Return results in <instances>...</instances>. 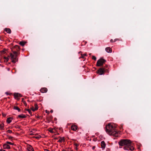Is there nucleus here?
Segmentation results:
<instances>
[{
	"label": "nucleus",
	"instance_id": "31",
	"mask_svg": "<svg viewBox=\"0 0 151 151\" xmlns=\"http://www.w3.org/2000/svg\"><path fill=\"white\" fill-rule=\"evenodd\" d=\"M86 54H83V56H82V58H84L83 56H86Z\"/></svg>",
	"mask_w": 151,
	"mask_h": 151
},
{
	"label": "nucleus",
	"instance_id": "10",
	"mask_svg": "<svg viewBox=\"0 0 151 151\" xmlns=\"http://www.w3.org/2000/svg\"><path fill=\"white\" fill-rule=\"evenodd\" d=\"M14 96L15 98H17L18 97H20L22 96V95L18 93H14Z\"/></svg>",
	"mask_w": 151,
	"mask_h": 151
},
{
	"label": "nucleus",
	"instance_id": "11",
	"mask_svg": "<svg viewBox=\"0 0 151 151\" xmlns=\"http://www.w3.org/2000/svg\"><path fill=\"white\" fill-rule=\"evenodd\" d=\"M101 146L102 148L103 149H104L106 145L104 141H102L101 142Z\"/></svg>",
	"mask_w": 151,
	"mask_h": 151
},
{
	"label": "nucleus",
	"instance_id": "38",
	"mask_svg": "<svg viewBox=\"0 0 151 151\" xmlns=\"http://www.w3.org/2000/svg\"><path fill=\"white\" fill-rule=\"evenodd\" d=\"M2 115L4 116H6V114H3Z\"/></svg>",
	"mask_w": 151,
	"mask_h": 151
},
{
	"label": "nucleus",
	"instance_id": "7",
	"mask_svg": "<svg viewBox=\"0 0 151 151\" xmlns=\"http://www.w3.org/2000/svg\"><path fill=\"white\" fill-rule=\"evenodd\" d=\"M27 149L29 151H35L32 146L29 145H27Z\"/></svg>",
	"mask_w": 151,
	"mask_h": 151
},
{
	"label": "nucleus",
	"instance_id": "43",
	"mask_svg": "<svg viewBox=\"0 0 151 151\" xmlns=\"http://www.w3.org/2000/svg\"><path fill=\"white\" fill-rule=\"evenodd\" d=\"M58 139V138H55L54 139Z\"/></svg>",
	"mask_w": 151,
	"mask_h": 151
},
{
	"label": "nucleus",
	"instance_id": "24",
	"mask_svg": "<svg viewBox=\"0 0 151 151\" xmlns=\"http://www.w3.org/2000/svg\"><path fill=\"white\" fill-rule=\"evenodd\" d=\"M4 59H5V60L6 61V62L8 61L9 59L8 57H4Z\"/></svg>",
	"mask_w": 151,
	"mask_h": 151
},
{
	"label": "nucleus",
	"instance_id": "9",
	"mask_svg": "<svg viewBox=\"0 0 151 151\" xmlns=\"http://www.w3.org/2000/svg\"><path fill=\"white\" fill-rule=\"evenodd\" d=\"M47 91V89L46 88H43L41 89L40 91L42 93H46Z\"/></svg>",
	"mask_w": 151,
	"mask_h": 151
},
{
	"label": "nucleus",
	"instance_id": "6",
	"mask_svg": "<svg viewBox=\"0 0 151 151\" xmlns=\"http://www.w3.org/2000/svg\"><path fill=\"white\" fill-rule=\"evenodd\" d=\"M34 106L35 107V108H34V107L33 106H32V107L31 108V110L33 111H35L37 110L38 109V106L36 104H35L34 105Z\"/></svg>",
	"mask_w": 151,
	"mask_h": 151
},
{
	"label": "nucleus",
	"instance_id": "13",
	"mask_svg": "<svg viewBox=\"0 0 151 151\" xmlns=\"http://www.w3.org/2000/svg\"><path fill=\"white\" fill-rule=\"evenodd\" d=\"M77 127L75 125H72L71 127V129L73 131H76L77 129Z\"/></svg>",
	"mask_w": 151,
	"mask_h": 151
},
{
	"label": "nucleus",
	"instance_id": "12",
	"mask_svg": "<svg viewBox=\"0 0 151 151\" xmlns=\"http://www.w3.org/2000/svg\"><path fill=\"white\" fill-rule=\"evenodd\" d=\"M105 50L108 52H112L111 49L109 47H106Z\"/></svg>",
	"mask_w": 151,
	"mask_h": 151
},
{
	"label": "nucleus",
	"instance_id": "42",
	"mask_svg": "<svg viewBox=\"0 0 151 151\" xmlns=\"http://www.w3.org/2000/svg\"><path fill=\"white\" fill-rule=\"evenodd\" d=\"M45 151H49V150H48L46 149Z\"/></svg>",
	"mask_w": 151,
	"mask_h": 151
},
{
	"label": "nucleus",
	"instance_id": "14",
	"mask_svg": "<svg viewBox=\"0 0 151 151\" xmlns=\"http://www.w3.org/2000/svg\"><path fill=\"white\" fill-rule=\"evenodd\" d=\"M5 31L7 33L10 34L11 32V31L10 29L9 28H5L4 29Z\"/></svg>",
	"mask_w": 151,
	"mask_h": 151
},
{
	"label": "nucleus",
	"instance_id": "44",
	"mask_svg": "<svg viewBox=\"0 0 151 151\" xmlns=\"http://www.w3.org/2000/svg\"><path fill=\"white\" fill-rule=\"evenodd\" d=\"M22 101H23V100H24V99L23 98H22Z\"/></svg>",
	"mask_w": 151,
	"mask_h": 151
},
{
	"label": "nucleus",
	"instance_id": "15",
	"mask_svg": "<svg viewBox=\"0 0 151 151\" xmlns=\"http://www.w3.org/2000/svg\"><path fill=\"white\" fill-rule=\"evenodd\" d=\"M12 119V117H9L7 119L6 122L8 124H9L11 122Z\"/></svg>",
	"mask_w": 151,
	"mask_h": 151
},
{
	"label": "nucleus",
	"instance_id": "53",
	"mask_svg": "<svg viewBox=\"0 0 151 151\" xmlns=\"http://www.w3.org/2000/svg\"><path fill=\"white\" fill-rule=\"evenodd\" d=\"M65 151V150H63V151Z\"/></svg>",
	"mask_w": 151,
	"mask_h": 151
},
{
	"label": "nucleus",
	"instance_id": "4",
	"mask_svg": "<svg viewBox=\"0 0 151 151\" xmlns=\"http://www.w3.org/2000/svg\"><path fill=\"white\" fill-rule=\"evenodd\" d=\"M106 61L105 60L100 58L98 60L96 63V65L97 66H101L103 65Z\"/></svg>",
	"mask_w": 151,
	"mask_h": 151
},
{
	"label": "nucleus",
	"instance_id": "52",
	"mask_svg": "<svg viewBox=\"0 0 151 151\" xmlns=\"http://www.w3.org/2000/svg\"><path fill=\"white\" fill-rule=\"evenodd\" d=\"M71 151H73V150H71Z\"/></svg>",
	"mask_w": 151,
	"mask_h": 151
},
{
	"label": "nucleus",
	"instance_id": "34",
	"mask_svg": "<svg viewBox=\"0 0 151 151\" xmlns=\"http://www.w3.org/2000/svg\"><path fill=\"white\" fill-rule=\"evenodd\" d=\"M45 112L47 114H49L50 113L49 112V111H47V110L45 111Z\"/></svg>",
	"mask_w": 151,
	"mask_h": 151
},
{
	"label": "nucleus",
	"instance_id": "26",
	"mask_svg": "<svg viewBox=\"0 0 151 151\" xmlns=\"http://www.w3.org/2000/svg\"><path fill=\"white\" fill-rule=\"evenodd\" d=\"M6 143L8 145V144H9V145H13V144L11 142H6Z\"/></svg>",
	"mask_w": 151,
	"mask_h": 151
},
{
	"label": "nucleus",
	"instance_id": "36",
	"mask_svg": "<svg viewBox=\"0 0 151 151\" xmlns=\"http://www.w3.org/2000/svg\"><path fill=\"white\" fill-rule=\"evenodd\" d=\"M110 42H113V40L112 39H111L110 40Z\"/></svg>",
	"mask_w": 151,
	"mask_h": 151
},
{
	"label": "nucleus",
	"instance_id": "21",
	"mask_svg": "<svg viewBox=\"0 0 151 151\" xmlns=\"http://www.w3.org/2000/svg\"><path fill=\"white\" fill-rule=\"evenodd\" d=\"M26 110L31 115H32V112L31 111V110H30L29 109H26Z\"/></svg>",
	"mask_w": 151,
	"mask_h": 151
},
{
	"label": "nucleus",
	"instance_id": "37",
	"mask_svg": "<svg viewBox=\"0 0 151 151\" xmlns=\"http://www.w3.org/2000/svg\"><path fill=\"white\" fill-rule=\"evenodd\" d=\"M53 110H51L50 111V112L51 113H52L53 112Z\"/></svg>",
	"mask_w": 151,
	"mask_h": 151
},
{
	"label": "nucleus",
	"instance_id": "46",
	"mask_svg": "<svg viewBox=\"0 0 151 151\" xmlns=\"http://www.w3.org/2000/svg\"><path fill=\"white\" fill-rule=\"evenodd\" d=\"M54 119H55V120H56V118H55Z\"/></svg>",
	"mask_w": 151,
	"mask_h": 151
},
{
	"label": "nucleus",
	"instance_id": "27",
	"mask_svg": "<svg viewBox=\"0 0 151 151\" xmlns=\"http://www.w3.org/2000/svg\"><path fill=\"white\" fill-rule=\"evenodd\" d=\"M8 137V139H12L13 138V137L11 136H9L8 135L7 136Z\"/></svg>",
	"mask_w": 151,
	"mask_h": 151
},
{
	"label": "nucleus",
	"instance_id": "45",
	"mask_svg": "<svg viewBox=\"0 0 151 151\" xmlns=\"http://www.w3.org/2000/svg\"><path fill=\"white\" fill-rule=\"evenodd\" d=\"M61 129H62V128H59V129H60V130H61Z\"/></svg>",
	"mask_w": 151,
	"mask_h": 151
},
{
	"label": "nucleus",
	"instance_id": "20",
	"mask_svg": "<svg viewBox=\"0 0 151 151\" xmlns=\"http://www.w3.org/2000/svg\"><path fill=\"white\" fill-rule=\"evenodd\" d=\"M0 128L1 130L4 129V124H0Z\"/></svg>",
	"mask_w": 151,
	"mask_h": 151
},
{
	"label": "nucleus",
	"instance_id": "50",
	"mask_svg": "<svg viewBox=\"0 0 151 151\" xmlns=\"http://www.w3.org/2000/svg\"><path fill=\"white\" fill-rule=\"evenodd\" d=\"M122 126H121V128H122Z\"/></svg>",
	"mask_w": 151,
	"mask_h": 151
},
{
	"label": "nucleus",
	"instance_id": "47",
	"mask_svg": "<svg viewBox=\"0 0 151 151\" xmlns=\"http://www.w3.org/2000/svg\"><path fill=\"white\" fill-rule=\"evenodd\" d=\"M96 139H95V141H96Z\"/></svg>",
	"mask_w": 151,
	"mask_h": 151
},
{
	"label": "nucleus",
	"instance_id": "41",
	"mask_svg": "<svg viewBox=\"0 0 151 151\" xmlns=\"http://www.w3.org/2000/svg\"><path fill=\"white\" fill-rule=\"evenodd\" d=\"M6 94L7 95H9V93H8L7 92H6Z\"/></svg>",
	"mask_w": 151,
	"mask_h": 151
},
{
	"label": "nucleus",
	"instance_id": "32",
	"mask_svg": "<svg viewBox=\"0 0 151 151\" xmlns=\"http://www.w3.org/2000/svg\"><path fill=\"white\" fill-rule=\"evenodd\" d=\"M23 103H24V105H27V104H26V102L25 101H23Z\"/></svg>",
	"mask_w": 151,
	"mask_h": 151
},
{
	"label": "nucleus",
	"instance_id": "16",
	"mask_svg": "<svg viewBox=\"0 0 151 151\" xmlns=\"http://www.w3.org/2000/svg\"><path fill=\"white\" fill-rule=\"evenodd\" d=\"M60 139L58 140V142H62V141H65V139L64 137H59Z\"/></svg>",
	"mask_w": 151,
	"mask_h": 151
},
{
	"label": "nucleus",
	"instance_id": "3",
	"mask_svg": "<svg viewBox=\"0 0 151 151\" xmlns=\"http://www.w3.org/2000/svg\"><path fill=\"white\" fill-rule=\"evenodd\" d=\"M116 126H114L111 123L109 124L106 126L105 131L110 135L117 137L118 136V132L116 130Z\"/></svg>",
	"mask_w": 151,
	"mask_h": 151
},
{
	"label": "nucleus",
	"instance_id": "39",
	"mask_svg": "<svg viewBox=\"0 0 151 151\" xmlns=\"http://www.w3.org/2000/svg\"><path fill=\"white\" fill-rule=\"evenodd\" d=\"M95 148V146H93V147H92V149L93 150H94Z\"/></svg>",
	"mask_w": 151,
	"mask_h": 151
},
{
	"label": "nucleus",
	"instance_id": "51",
	"mask_svg": "<svg viewBox=\"0 0 151 151\" xmlns=\"http://www.w3.org/2000/svg\"><path fill=\"white\" fill-rule=\"evenodd\" d=\"M36 138H39V137H36Z\"/></svg>",
	"mask_w": 151,
	"mask_h": 151
},
{
	"label": "nucleus",
	"instance_id": "40",
	"mask_svg": "<svg viewBox=\"0 0 151 151\" xmlns=\"http://www.w3.org/2000/svg\"><path fill=\"white\" fill-rule=\"evenodd\" d=\"M0 151H6V150H3V149H1L0 150Z\"/></svg>",
	"mask_w": 151,
	"mask_h": 151
},
{
	"label": "nucleus",
	"instance_id": "5",
	"mask_svg": "<svg viewBox=\"0 0 151 151\" xmlns=\"http://www.w3.org/2000/svg\"><path fill=\"white\" fill-rule=\"evenodd\" d=\"M105 67L103 66L102 68H100L97 71L98 73L100 75H103L105 72Z\"/></svg>",
	"mask_w": 151,
	"mask_h": 151
},
{
	"label": "nucleus",
	"instance_id": "48",
	"mask_svg": "<svg viewBox=\"0 0 151 151\" xmlns=\"http://www.w3.org/2000/svg\"><path fill=\"white\" fill-rule=\"evenodd\" d=\"M96 139H95V141H96Z\"/></svg>",
	"mask_w": 151,
	"mask_h": 151
},
{
	"label": "nucleus",
	"instance_id": "19",
	"mask_svg": "<svg viewBox=\"0 0 151 151\" xmlns=\"http://www.w3.org/2000/svg\"><path fill=\"white\" fill-rule=\"evenodd\" d=\"M25 43V42H24L23 41L20 42L19 43V44L22 46H24Z\"/></svg>",
	"mask_w": 151,
	"mask_h": 151
},
{
	"label": "nucleus",
	"instance_id": "1",
	"mask_svg": "<svg viewBox=\"0 0 151 151\" xmlns=\"http://www.w3.org/2000/svg\"><path fill=\"white\" fill-rule=\"evenodd\" d=\"M120 146H125L124 149L125 150L133 151L134 148L132 146L133 144L130 140L127 139H121L118 142Z\"/></svg>",
	"mask_w": 151,
	"mask_h": 151
},
{
	"label": "nucleus",
	"instance_id": "35",
	"mask_svg": "<svg viewBox=\"0 0 151 151\" xmlns=\"http://www.w3.org/2000/svg\"><path fill=\"white\" fill-rule=\"evenodd\" d=\"M5 53V52H4V51H2V53L4 54Z\"/></svg>",
	"mask_w": 151,
	"mask_h": 151
},
{
	"label": "nucleus",
	"instance_id": "8",
	"mask_svg": "<svg viewBox=\"0 0 151 151\" xmlns=\"http://www.w3.org/2000/svg\"><path fill=\"white\" fill-rule=\"evenodd\" d=\"M3 148L4 149H10V147L9 145H8L6 143L4 144L3 145Z\"/></svg>",
	"mask_w": 151,
	"mask_h": 151
},
{
	"label": "nucleus",
	"instance_id": "2",
	"mask_svg": "<svg viewBox=\"0 0 151 151\" xmlns=\"http://www.w3.org/2000/svg\"><path fill=\"white\" fill-rule=\"evenodd\" d=\"M19 47L17 45L15 46L12 49V51L14 54L10 53V56L11 57L12 61L13 63H15L18 60V55H19Z\"/></svg>",
	"mask_w": 151,
	"mask_h": 151
},
{
	"label": "nucleus",
	"instance_id": "28",
	"mask_svg": "<svg viewBox=\"0 0 151 151\" xmlns=\"http://www.w3.org/2000/svg\"><path fill=\"white\" fill-rule=\"evenodd\" d=\"M7 132L9 133H11L12 132V131L10 130H7Z\"/></svg>",
	"mask_w": 151,
	"mask_h": 151
},
{
	"label": "nucleus",
	"instance_id": "22",
	"mask_svg": "<svg viewBox=\"0 0 151 151\" xmlns=\"http://www.w3.org/2000/svg\"><path fill=\"white\" fill-rule=\"evenodd\" d=\"M53 129H52V128H50L49 129L48 131L49 132H51V133H53L54 132V131H53Z\"/></svg>",
	"mask_w": 151,
	"mask_h": 151
},
{
	"label": "nucleus",
	"instance_id": "29",
	"mask_svg": "<svg viewBox=\"0 0 151 151\" xmlns=\"http://www.w3.org/2000/svg\"><path fill=\"white\" fill-rule=\"evenodd\" d=\"M74 145L76 147H77L79 145L78 144H77L76 143H74Z\"/></svg>",
	"mask_w": 151,
	"mask_h": 151
},
{
	"label": "nucleus",
	"instance_id": "33",
	"mask_svg": "<svg viewBox=\"0 0 151 151\" xmlns=\"http://www.w3.org/2000/svg\"><path fill=\"white\" fill-rule=\"evenodd\" d=\"M119 40L118 39H115L114 40V42H116V40Z\"/></svg>",
	"mask_w": 151,
	"mask_h": 151
},
{
	"label": "nucleus",
	"instance_id": "17",
	"mask_svg": "<svg viewBox=\"0 0 151 151\" xmlns=\"http://www.w3.org/2000/svg\"><path fill=\"white\" fill-rule=\"evenodd\" d=\"M26 117V116L22 114L21 115H19L18 116V118H23Z\"/></svg>",
	"mask_w": 151,
	"mask_h": 151
},
{
	"label": "nucleus",
	"instance_id": "30",
	"mask_svg": "<svg viewBox=\"0 0 151 151\" xmlns=\"http://www.w3.org/2000/svg\"><path fill=\"white\" fill-rule=\"evenodd\" d=\"M83 43H85V44H84V45H85V44L87 42H86H86H84V41H83V42H82V43H81V45H82Z\"/></svg>",
	"mask_w": 151,
	"mask_h": 151
},
{
	"label": "nucleus",
	"instance_id": "25",
	"mask_svg": "<svg viewBox=\"0 0 151 151\" xmlns=\"http://www.w3.org/2000/svg\"><path fill=\"white\" fill-rule=\"evenodd\" d=\"M92 59L95 60H96V57L94 56H92Z\"/></svg>",
	"mask_w": 151,
	"mask_h": 151
},
{
	"label": "nucleus",
	"instance_id": "49",
	"mask_svg": "<svg viewBox=\"0 0 151 151\" xmlns=\"http://www.w3.org/2000/svg\"><path fill=\"white\" fill-rule=\"evenodd\" d=\"M96 139H95V141H96Z\"/></svg>",
	"mask_w": 151,
	"mask_h": 151
},
{
	"label": "nucleus",
	"instance_id": "18",
	"mask_svg": "<svg viewBox=\"0 0 151 151\" xmlns=\"http://www.w3.org/2000/svg\"><path fill=\"white\" fill-rule=\"evenodd\" d=\"M13 108L14 109L17 110L19 112H20L21 111V109L18 107L14 106Z\"/></svg>",
	"mask_w": 151,
	"mask_h": 151
},
{
	"label": "nucleus",
	"instance_id": "23",
	"mask_svg": "<svg viewBox=\"0 0 151 151\" xmlns=\"http://www.w3.org/2000/svg\"><path fill=\"white\" fill-rule=\"evenodd\" d=\"M107 65H106L105 66H104V67H105V72H107V73H109V71L107 69H105V68L106 67H107Z\"/></svg>",
	"mask_w": 151,
	"mask_h": 151
}]
</instances>
